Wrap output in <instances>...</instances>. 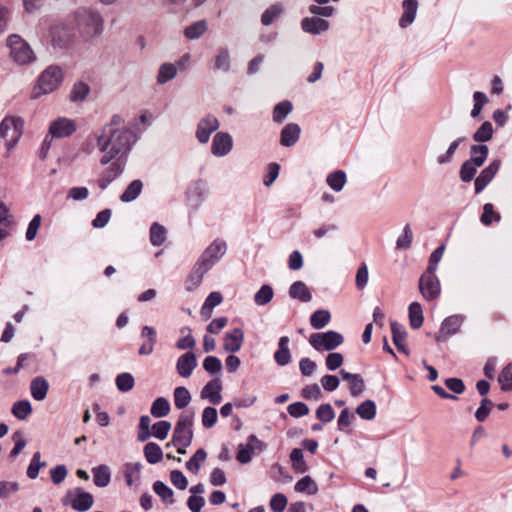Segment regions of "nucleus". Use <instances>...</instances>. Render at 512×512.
<instances>
[{"mask_svg": "<svg viewBox=\"0 0 512 512\" xmlns=\"http://www.w3.org/2000/svg\"><path fill=\"white\" fill-rule=\"evenodd\" d=\"M226 251V242L216 239L203 251L197 262L210 270L225 255Z\"/></svg>", "mask_w": 512, "mask_h": 512, "instance_id": "10", "label": "nucleus"}, {"mask_svg": "<svg viewBox=\"0 0 512 512\" xmlns=\"http://www.w3.org/2000/svg\"><path fill=\"white\" fill-rule=\"evenodd\" d=\"M274 296L273 289L270 285H263L254 295V302L258 306L268 304Z\"/></svg>", "mask_w": 512, "mask_h": 512, "instance_id": "55", "label": "nucleus"}, {"mask_svg": "<svg viewBox=\"0 0 512 512\" xmlns=\"http://www.w3.org/2000/svg\"><path fill=\"white\" fill-rule=\"evenodd\" d=\"M12 414L19 420L26 419L32 413V406L28 400L17 401L11 409Z\"/></svg>", "mask_w": 512, "mask_h": 512, "instance_id": "42", "label": "nucleus"}, {"mask_svg": "<svg viewBox=\"0 0 512 512\" xmlns=\"http://www.w3.org/2000/svg\"><path fill=\"white\" fill-rule=\"evenodd\" d=\"M64 78L62 69L57 65H50L39 75L32 90V98L38 99L43 95L57 90Z\"/></svg>", "mask_w": 512, "mask_h": 512, "instance_id": "3", "label": "nucleus"}, {"mask_svg": "<svg viewBox=\"0 0 512 512\" xmlns=\"http://www.w3.org/2000/svg\"><path fill=\"white\" fill-rule=\"evenodd\" d=\"M90 92L88 84L84 82H77L73 85L70 92V100L72 102H82L86 99Z\"/></svg>", "mask_w": 512, "mask_h": 512, "instance_id": "47", "label": "nucleus"}, {"mask_svg": "<svg viewBox=\"0 0 512 512\" xmlns=\"http://www.w3.org/2000/svg\"><path fill=\"white\" fill-rule=\"evenodd\" d=\"M223 301L222 294L220 292H211L205 299L201 307V315L208 319L211 317L214 307L220 305Z\"/></svg>", "mask_w": 512, "mask_h": 512, "instance_id": "29", "label": "nucleus"}, {"mask_svg": "<svg viewBox=\"0 0 512 512\" xmlns=\"http://www.w3.org/2000/svg\"><path fill=\"white\" fill-rule=\"evenodd\" d=\"M402 8L403 13L399 19V25L402 28H407L415 20L418 10V2L417 0H403Z\"/></svg>", "mask_w": 512, "mask_h": 512, "instance_id": "22", "label": "nucleus"}, {"mask_svg": "<svg viewBox=\"0 0 512 512\" xmlns=\"http://www.w3.org/2000/svg\"><path fill=\"white\" fill-rule=\"evenodd\" d=\"M493 126L491 122L485 121L481 126L474 132L473 140L478 143H484L489 141L493 136Z\"/></svg>", "mask_w": 512, "mask_h": 512, "instance_id": "41", "label": "nucleus"}, {"mask_svg": "<svg viewBox=\"0 0 512 512\" xmlns=\"http://www.w3.org/2000/svg\"><path fill=\"white\" fill-rule=\"evenodd\" d=\"M214 68L228 72L231 68L230 53L227 48H219L214 60Z\"/></svg>", "mask_w": 512, "mask_h": 512, "instance_id": "35", "label": "nucleus"}, {"mask_svg": "<svg viewBox=\"0 0 512 512\" xmlns=\"http://www.w3.org/2000/svg\"><path fill=\"white\" fill-rule=\"evenodd\" d=\"M154 492L167 504H173V491L164 482L156 481L153 484Z\"/></svg>", "mask_w": 512, "mask_h": 512, "instance_id": "54", "label": "nucleus"}, {"mask_svg": "<svg viewBox=\"0 0 512 512\" xmlns=\"http://www.w3.org/2000/svg\"><path fill=\"white\" fill-rule=\"evenodd\" d=\"M24 128V121L21 117L8 115L0 123V138L6 147V157L17 146Z\"/></svg>", "mask_w": 512, "mask_h": 512, "instance_id": "5", "label": "nucleus"}, {"mask_svg": "<svg viewBox=\"0 0 512 512\" xmlns=\"http://www.w3.org/2000/svg\"><path fill=\"white\" fill-rule=\"evenodd\" d=\"M330 27V23L320 17L312 16L305 17L301 21V28L304 32L317 35L327 31Z\"/></svg>", "mask_w": 512, "mask_h": 512, "instance_id": "16", "label": "nucleus"}, {"mask_svg": "<svg viewBox=\"0 0 512 512\" xmlns=\"http://www.w3.org/2000/svg\"><path fill=\"white\" fill-rule=\"evenodd\" d=\"M94 484L98 487H106L111 480L110 469L107 465H99L92 469Z\"/></svg>", "mask_w": 512, "mask_h": 512, "instance_id": "31", "label": "nucleus"}, {"mask_svg": "<svg viewBox=\"0 0 512 512\" xmlns=\"http://www.w3.org/2000/svg\"><path fill=\"white\" fill-rule=\"evenodd\" d=\"M48 38L54 49H66L72 44L74 34L67 23L55 22L49 26Z\"/></svg>", "mask_w": 512, "mask_h": 512, "instance_id": "8", "label": "nucleus"}, {"mask_svg": "<svg viewBox=\"0 0 512 512\" xmlns=\"http://www.w3.org/2000/svg\"><path fill=\"white\" fill-rule=\"evenodd\" d=\"M392 339L394 345L402 352L407 353L406 350V332L402 325L397 322H391Z\"/></svg>", "mask_w": 512, "mask_h": 512, "instance_id": "32", "label": "nucleus"}, {"mask_svg": "<svg viewBox=\"0 0 512 512\" xmlns=\"http://www.w3.org/2000/svg\"><path fill=\"white\" fill-rule=\"evenodd\" d=\"M141 469H142V464L140 462L127 463L124 466V477H125L126 484L128 486H132L133 483L139 478Z\"/></svg>", "mask_w": 512, "mask_h": 512, "instance_id": "48", "label": "nucleus"}, {"mask_svg": "<svg viewBox=\"0 0 512 512\" xmlns=\"http://www.w3.org/2000/svg\"><path fill=\"white\" fill-rule=\"evenodd\" d=\"M49 389L48 381L41 376L34 378L30 383V392L32 397L37 401H43Z\"/></svg>", "mask_w": 512, "mask_h": 512, "instance_id": "26", "label": "nucleus"}, {"mask_svg": "<svg viewBox=\"0 0 512 512\" xmlns=\"http://www.w3.org/2000/svg\"><path fill=\"white\" fill-rule=\"evenodd\" d=\"M262 443L259 441V439L255 435H250L248 437V443L246 445L240 444L238 446L237 451V460L242 463H248L252 459V455L254 452L255 445L260 446Z\"/></svg>", "mask_w": 512, "mask_h": 512, "instance_id": "23", "label": "nucleus"}, {"mask_svg": "<svg viewBox=\"0 0 512 512\" xmlns=\"http://www.w3.org/2000/svg\"><path fill=\"white\" fill-rule=\"evenodd\" d=\"M171 429V423L165 420L158 421L152 426V435L159 439L164 440Z\"/></svg>", "mask_w": 512, "mask_h": 512, "instance_id": "63", "label": "nucleus"}, {"mask_svg": "<svg viewBox=\"0 0 512 512\" xmlns=\"http://www.w3.org/2000/svg\"><path fill=\"white\" fill-rule=\"evenodd\" d=\"M300 127L296 123L287 124L281 131L280 142L285 147L293 146L299 139Z\"/></svg>", "mask_w": 512, "mask_h": 512, "instance_id": "25", "label": "nucleus"}, {"mask_svg": "<svg viewBox=\"0 0 512 512\" xmlns=\"http://www.w3.org/2000/svg\"><path fill=\"white\" fill-rule=\"evenodd\" d=\"M180 332L182 337L177 340L175 344L176 348L180 350L193 349L196 345V340L191 335L190 328L183 327Z\"/></svg>", "mask_w": 512, "mask_h": 512, "instance_id": "46", "label": "nucleus"}, {"mask_svg": "<svg viewBox=\"0 0 512 512\" xmlns=\"http://www.w3.org/2000/svg\"><path fill=\"white\" fill-rule=\"evenodd\" d=\"M74 22L78 32L87 40L100 37L104 31V18L96 8L78 7L74 12Z\"/></svg>", "mask_w": 512, "mask_h": 512, "instance_id": "2", "label": "nucleus"}, {"mask_svg": "<svg viewBox=\"0 0 512 512\" xmlns=\"http://www.w3.org/2000/svg\"><path fill=\"white\" fill-rule=\"evenodd\" d=\"M295 491L299 493H306L308 495H314L318 491L316 482L310 476H304L298 480L294 486Z\"/></svg>", "mask_w": 512, "mask_h": 512, "instance_id": "37", "label": "nucleus"}, {"mask_svg": "<svg viewBox=\"0 0 512 512\" xmlns=\"http://www.w3.org/2000/svg\"><path fill=\"white\" fill-rule=\"evenodd\" d=\"M290 460L292 467L297 473H304L307 471L308 466L304 461L303 452L299 448H294L290 453Z\"/></svg>", "mask_w": 512, "mask_h": 512, "instance_id": "51", "label": "nucleus"}, {"mask_svg": "<svg viewBox=\"0 0 512 512\" xmlns=\"http://www.w3.org/2000/svg\"><path fill=\"white\" fill-rule=\"evenodd\" d=\"M219 128V121L213 115H207L202 118L196 129V138L200 143H207L210 135Z\"/></svg>", "mask_w": 512, "mask_h": 512, "instance_id": "13", "label": "nucleus"}, {"mask_svg": "<svg viewBox=\"0 0 512 512\" xmlns=\"http://www.w3.org/2000/svg\"><path fill=\"white\" fill-rule=\"evenodd\" d=\"M419 291L424 299L431 301L436 299L441 292L440 281L436 272L426 270L419 279Z\"/></svg>", "mask_w": 512, "mask_h": 512, "instance_id": "11", "label": "nucleus"}, {"mask_svg": "<svg viewBox=\"0 0 512 512\" xmlns=\"http://www.w3.org/2000/svg\"><path fill=\"white\" fill-rule=\"evenodd\" d=\"M289 338L282 336L278 342V349L274 353V359L280 366H285L291 361V353L288 347Z\"/></svg>", "mask_w": 512, "mask_h": 512, "instance_id": "27", "label": "nucleus"}, {"mask_svg": "<svg viewBox=\"0 0 512 512\" xmlns=\"http://www.w3.org/2000/svg\"><path fill=\"white\" fill-rule=\"evenodd\" d=\"M218 420V413L214 407L204 408L201 416L202 425L205 428H212Z\"/></svg>", "mask_w": 512, "mask_h": 512, "instance_id": "62", "label": "nucleus"}, {"mask_svg": "<svg viewBox=\"0 0 512 512\" xmlns=\"http://www.w3.org/2000/svg\"><path fill=\"white\" fill-rule=\"evenodd\" d=\"M193 422L194 412L184 411L180 414L172 435L173 446H190L193 439Z\"/></svg>", "mask_w": 512, "mask_h": 512, "instance_id": "7", "label": "nucleus"}, {"mask_svg": "<svg viewBox=\"0 0 512 512\" xmlns=\"http://www.w3.org/2000/svg\"><path fill=\"white\" fill-rule=\"evenodd\" d=\"M331 319V314L328 310H317L310 317V324L314 329L324 328Z\"/></svg>", "mask_w": 512, "mask_h": 512, "instance_id": "39", "label": "nucleus"}, {"mask_svg": "<svg viewBox=\"0 0 512 512\" xmlns=\"http://www.w3.org/2000/svg\"><path fill=\"white\" fill-rule=\"evenodd\" d=\"M409 321L413 329H418L422 326L424 317L422 307L418 302H412L409 305Z\"/></svg>", "mask_w": 512, "mask_h": 512, "instance_id": "36", "label": "nucleus"}, {"mask_svg": "<svg viewBox=\"0 0 512 512\" xmlns=\"http://www.w3.org/2000/svg\"><path fill=\"white\" fill-rule=\"evenodd\" d=\"M316 417L320 421L328 423L334 419L335 412L330 404H321L316 410Z\"/></svg>", "mask_w": 512, "mask_h": 512, "instance_id": "64", "label": "nucleus"}, {"mask_svg": "<svg viewBox=\"0 0 512 512\" xmlns=\"http://www.w3.org/2000/svg\"><path fill=\"white\" fill-rule=\"evenodd\" d=\"M289 296L305 303L312 299L311 292L303 281H296L290 286Z\"/></svg>", "mask_w": 512, "mask_h": 512, "instance_id": "28", "label": "nucleus"}, {"mask_svg": "<svg viewBox=\"0 0 512 512\" xmlns=\"http://www.w3.org/2000/svg\"><path fill=\"white\" fill-rule=\"evenodd\" d=\"M77 130V123L75 120L58 117L53 120L49 125V134L53 138H65L71 136Z\"/></svg>", "mask_w": 512, "mask_h": 512, "instance_id": "12", "label": "nucleus"}, {"mask_svg": "<svg viewBox=\"0 0 512 512\" xmlns=\"http://www.w3.org/2000/svg\"><path fill=\"white\" fill-rule=\"evenodd\" d=\"M489 148L485 144H474L470 147V158L463 162L460 167L459 177L462 182H471L477 170L485 163Z\"/></svg>", "mask_w": 512, "mask_h": 512, "instance_id": "6", "label": "nucleus"}, {"mask_svg": "<svg viewBox=\"0 0 512 512\" xmlns=\"http://www.w3.org/2000/svg\"><path fill=\"white\" fill-rule=\"evenodd\" d=\"M143 453L147 462L150 464H156L160 462L163 457V452L160 446L154 442L147 443L144 446Z\"/></svg>", "mask_w": 512, "mask_h": 512, "instance_id": "34", "label": "nucleus"}, {"mask_svg": "<svg viewBox=\"0 0 512 512\" xmlns=\"http://www.w3.org/2000/svg\"><path fill=\"white\" fill-rule=\"evenodd\" d=\"M173 396L174 404L178 409H184L191 401V394L186 387H176Z\"/></svg>", "mask_w": 512, "mask_h": 512, "instance_id": "43", "label": "nucleus"}, {"mask_svg": "<svg viewBox=\"0 0 512 512\" xmlns=\"http://www.w3.org/2000/svg\"><path fill=\"white\" fill-rule=\"evenodd\" d=\"M142 188L143 184L140 180L132 181L120 196V200L126 203L132 202L140 195Z\"/></svg>", "mask_w": 512, "mask_h": 512, "instance_id": "38", "label": "nucleus"}, {"mask_svg": "<svg viewBox=\"0 0 512 512\" xmlns=\"http://www.w3.org/2000/svg\"><path fill=\"white\" fill-rule=\"evenodd\" d=\"M498 382L503 391H512V363L503 368L499 374Z\"/></svg>", "mask_w": 512, "mask_h": 512, "instance_id": "60", "label": "nucleus"}, {"mask_svg": "<svg viewBox=\"0 0 512 512\" xmlns=\"http://www.w3.org/2000/svg\"><path fill=\"white\" fill-rule=\"evenodd\" d=\"M122 172L120 163L114 162L110 169H108L103 176L99 179L98 185L104 190L113 181V179Z\"/></svg>", "mask_w": 512, "mask_h": 512, "instance_id": "45", "label": "nucleus"}, {"mask_svg": "<svg viewBox=\"0 0 512 512\" xmlns=\"http://www.w3.org/2000/svg\"><path fill=\"white\" fill-rule=\"evenodd\" d=\"M165 228L158 224L153 223L150 227V241L154 246H160L165 241Z\"/></svg>", "mask_w": 512, "mask_h": 512, "instance_id": "59", "label": "nucleus"}, {"mask_svg": "<svg viewBox=\"0 0 512 512\" xmlns=\"http://www.w3.org/2000/svg\"><path fill=\"white\" fill-rule=\"evenodd\" d=\"M232 147V137L228 133L218 132L213 138L211 152L217 157H223L231 151Z\"/></svg>", "mask_w": 512, "mask_h": 512, "instance_id": "15", "label": "nucleus"}, {"mask_svg": "<svg viewBox=\"0 0 512 512\" xmlns=\"http://www.w3.org/2000/svg\"><path fill=\"white\" fill-rule=\"evenodd\" d=\"M500 160H493L475 179V192L479 194L493 180L500 168Z\"/></svg>", "mask_w": 512, "mask_h": 512, "instance_id": "14", "label": "nucleus"}, {"mask_svg": "<svg viewBox=\"0 0 512 512\" xmlns=\"http://www.w3.org/2000/svg\"><path fill=\"white\" fill-rule=\"evenodd\" d=\"M10 59L19 66H26L37 60L36 53L31 45L20 35L11 34L7 37Z\"/></svg>", "mask_w": 512, "mask_h": 512, "instance_id": "4", "label": "nucleus"}, {"mask_svg": "<svg viewBox=\"0 0 512 512\" xmlns=\"http://www.w3.org/2000/svg\"><path fill=\"white\" fill-rule=\"evenodd\" d=\"M93 503L92 494L80 488L76 489V495L70 501L72 508L79 512L88 511L93 506Z\"/></svg>", "mask_w": 512, "mask_h": 512, "instance_id": "20", "label": "nucleus"}, {"mask_svg": "<svg viewBox=\"0 0 512 512\" xmlns=\"http://www.w3.org/2000/svg\"><path fill=\"white\" fill-rule=\"evenodd\" d=\"M46 466V462H42L41 461V453L40 452H35L32 459H31V462L28 466V469H27V476L30 478V479H36L39 475V471L41 468L45 467Z\"/></svg>", "mask_w": 512, "mask_h": 512, "instance_id": "57", "label": "nucleus"}, {"mask_svg": "<svg viewBox=\"0 0 512 512\" xmlns=\"http://www.w3.org/2000/svg\"><path fill=\"white\" fill-rule=\"evenodd\" d=\"M462 141H463L462 137H459V138L455 139L454 141H452L450 143L448 149L446 150V152L440 154L437 157V163L440 165L451 163L453 160L454 154H455L457 148L459 147V145L462 143Z\"/></svg>", "mask_w": 512, "mask_h": 512, "instance_id": "53", "label": "nucleus"}, {"mask_svg": "<svg viewBox=\"0 0 512 512\" xmlns=\"http://www.w3.org/2000/svg\"><path fill=\"white\" fill-rule=\"evenodd\" d=\"M222 382L220 378L209 381L201 390V398L209 400L210 403L216 405L222 401Z\"/></svg>", "mask_w": 512, "mask_h": 512, "instance_id": "17", "label": "nucleus"}, {"mask_svg": "<svg viewBox=\"0 0 512 512\" xmlns=\"http://www.w3.org/2000/svg\"><path fill=\"white\" fill-rule=\"evenodd\" d=\"M343 341V336L332 330L323 333H313L309 338V343L317 351H331L340 346Z\"/></svg>", "mask_w": 512, "mask_h": 512, "instance_id": "9", "label": "nucleus"}, {"mask_svg": "<svg viewBox=\"0 0 512 512\" xmlns=\"http://www.w3.org/2000/svg\"><path fill=\"white\" fill-rule=\"evenodd\" d=\"M93 141L102 153L100 163L107 165L113 160L120 163L136 142V136L120 116L114 115L109 123L94 133L91 140L84 143L82 150L87 154H91L94 150Z\"/></svg>", "mask_w": 512, "mask_h": 512, "instance_id": "1", "label": "nucleus"}, {"mask_svg": "<svg viewBox=\"0 0 512 512\" xmlns=\"http://www.w3.org/2000/svg\"><path fill=\"white\" fill-rule=\"evenodd\" d=\"M177 74V68L172 63H164L160 66L158 75H157V83L165 84L168 81L172 80Z\"/></svg>", "mask_w": 512, "mask_h": 512, "instance_id": "40", "label": "nucleus"}, {"mask_svg": "<svg viewBox=\"0 0 512 512\" xmlns=\"http://www.w3.org/2000/svg\"><path fill=\"white\" fill-rule=\"evenodd\" d=\"M463 318L460 315H453L448 318H446L440 328L439 336L437 337V340H440L442 337L446 338L448 336H451L455 333H457L460 329V326L462 324Z\"/></svg>", "mask_w": 512, "mask_h": 512, "instance_id": "24", "label": "nucleus"}, {"mask_svg": "<svg viewBox=\"0 0 512 512\" xmlns=\"http://www.w3.org/2000/svg\"><path fill=\"white\" fill-rule=\"evenodd\" d=\"M282 12L283 8L280 4L270 6L263 12L261 16V23L265 26L272 24L273 21L282 14Z\"/></svg>", "mask_w": 512, "mask_h": 512, "instance_id": "56", "label": "nucleus"}, {"mask_svg": "<svg viewBox=\"0 0 512 512\" xmlns=\"http://www.w3.org/2000/svg\"><path fill=\"white\" fill-rule=\"evenodd\" d=\"M244 342V332L240 328H234L225 334L223 339V348L230 353L238 352Z\"/></svg>", "mask_w": 512, "mask_h": 512, "instance_id": "19", "label": "nucleus"}, {"mask_svg": "<svg viewBox=\"0 0 512 512\" xmlns=\"http://www.w3.org/2000/svg\"><path fill=\"white\" fill-rule=\"evenodd\" d=\"M150 412L154 417H157V418H161V417L168 415L170 412L169 401L163 397L157 398L152 403Z\"/></svg>", "mask_w": 512, "mask_h": 512, "instance_id": "44", "label": "nucleus"}, {"mask_svg": "<svg viewBox=\"0 0 512 512\" xmlns=\"http://www.w3.org/2000/svg\"><path fill=\"white\" fill-rule=\"evenodd\" d=\"M346 181V174L344 171L341 170L330 173L326 178L328 186L335 192L342 191L346 184Z\"/></svg>", "mask_w": 512, "mask_h": 512, "instance_id": "33", "label": "nucleus"}, {"mask_svg": "<svg viewBox=\"0 0 512 512\" xmlns=\"http://www.w3.org/2000/svg\"><path fill=\"white\" fill-rule=\"evenodd\" d=\"M207 453L204 449H199L196 453L186 462V468L192 473H198L201 465L205 462Z\"/></svg>", "mask_w": 512, "mask_h": 512, "instance_id": "49", "label": "nucleus"}, {"mask_svg": "<svg viewBox=\"0 0 512 512\" xmlns=\"http://www.w3.org/2000/svg\"><path fill=\"white\" fill-rule=\"evenodd\" d=\"M197 367L196 355L189 351L181 355L176 363V370L181 377L188 378Z\"/></svg>", "mask_w": 512, "mask_h": 512, "instance_id": "18", "label": "nucleus"}, {"mask_svg": "<svg viewBox=\"0 0 512 512\" xmlns=\"http://www.w3.org/2000/svg\"><path fill=\"white\" fill-rule=\"evenodd\" d=\"M208 30V23L205 20L196 21L184 29V36L189 40H196L203 36Z\"/></svg>", "mask_w": 512, "mask_h": 512, "instance_id": "30", "label": "nucleus"}, {"mask_svg": "<svg viewBox=\"0 0 512 512\" xmlns=\"http://www.w3.org/2000/svg\"><path fill=\"white\" fill-rule=\"evenodd\" d=\"M356 413L364 420H372L376 415V405L372 400H366L361 403L357 409Z\"/></svg>", "mask_w": 512, "mask_h": 512, "instance_id": "50", "label": "nucleus"}, {"mask_svg": "<svg viewBox=\"0 0 512 512\" xmlns=\"http://www.w3.org/2000/svg\"><path fill=\"white\" fill-rule=\"evenodd\" d=\"M118 390L121 392H128L133 389L135 381L134 377L130 373H121L116 377L115 380Z\"/></svg>", "mask_w": 512, "mask_h": 512, "instance_id": "61", "label": "nucleus"}, {"mask_svg": "<svg viewBox=\"0 0 512 512\" xmlns=\"http://www.w3.org/2000/svg\"><path fill=\"white\" fill-rule=\"evenodd\" d=\"M208 271V269L196 262L185 281V289L188 292L196 290L202 283L204 275Z\"/></svg>", "mask_w": 512, "mask_h": 512, "instance_id": "21", "label": "nucleus"}, {"mask_svg": "<svg viewBox=\"0 0 512 512\" xmlns=\"http://www.w3.org/2000/svg\"><path fill=\"white\" fill-rule=\"evenodd\" d=\"M292 104L289 101H283L278 103L273 110V120L281 123L288 114L292 111Z\"/></svg>", "mask_w": 512, "mask_h": 512, "instance_id": "58", "label": "nucleus"}, {"mask_svg": "<svg viewBox=\"0 0 512 512\" xmlns=\"http://www.w3.org/2000/svg\"><path fill=\"white\" fill-rule=\"evenodd\" d=\"M413 242V232L409 224L403 228L402 234L396 240V248L399 250H407Z\"/></svg>", "mask_w": 512, "mask_h": 512, "instance_id": "52", "label": "nucleus"}]
</instances>
